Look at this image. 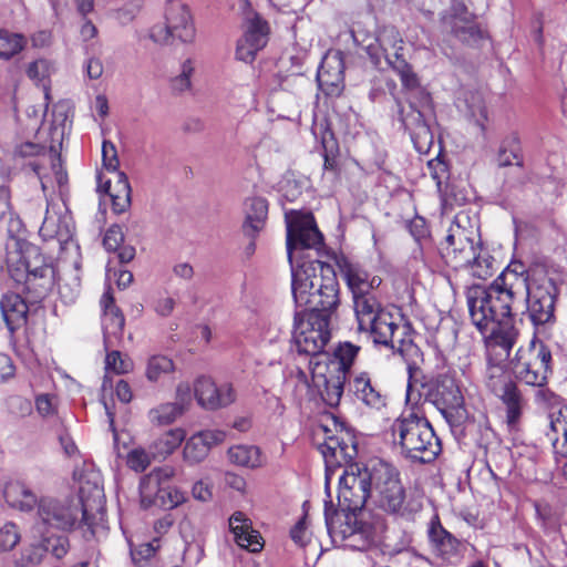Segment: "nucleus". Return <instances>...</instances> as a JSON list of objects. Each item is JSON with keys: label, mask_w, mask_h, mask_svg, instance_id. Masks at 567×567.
Instances as JSON below:
<instances>
[{"label": "nucleus", "mask_w": 567, "mask_h": 567, "mask_svg": "<svg viewBox=\"0 0 567 567\" xmlns=\"http://www.w3.org/2000/svg\"><path fill=\"white\" fill-rule=\"evenodd\" d=\"M558 288L543 271L526 275L523 265L508 266L489 285H473L466 290V302L472 323L481 333L491 332L489 348H502V357L516 342L514 312L526 302L528 318L534 326L555 321Z\"/></svg>", "instance_id": "nucleus-1"}, {"label": "nucleus", "mask_w": 567, "mask_h": 567, "mask_svg": "<svg viewBox=\"0 0 567 567\" xmlns=\"http://www.w3.org/2000/svg\"><path fill=\"white\" fill-rule=\"evenodd\" d=\"M79 496L52 498L38 502L33 535L43 536L50 529L71 530L82 524L92 527V516L103 508L104 493L101 475L86 471L79 477Z\"/></svg>", "instance_id": "nucleus-2"}, {"label": "nucleus", "mask_w": 567, "mask_h": 567, "mask_svg": "<svg viewBox=\"0 0 567 567\" xmlns=\"http://www.w3.org/2000/svg\"><path fill=\"white\" fill-rule=\"evenodd\" d=\"M326 463L327 481L334 470L344 467L339 477L338 502L339 514H355L372 496L374 485V465L371 468L352 463L358 454L357 441L352 434L340 431L326 437L320 445Z\"/></svg>", "instance_id": "nucleus-3"}, {"label": "nucleus", "mask_w": 567, "mask_h": 567, "mask_svg": "<svg viewBox=\"0 0 567 567\" xmlns=\"http://www.w3.org/2000/svg\"><path fill=\"white\" fill-rule=\"evenodd\" d=\"M292 296L303 312L328 315L339 305V285L333 268L320 260L303 261L292 268Z\"/></svg>", "instance_id": "nucleus-4"}, {"label": "nucleus", "mask_w": 567, "mask_h": 567, "mask_svg": "<svg viewBox=\"0 0 567 567\" xmlns=\"http://www.w3.org/2000/svg\"><path fill=\"white\" fill-rule=\"evenodd\" d=\"M6 249L10 277L24 285L32 301L45 298L56 284L53 265L47 261L37 246L16 237L8 239Z\"/></svg>", "instance_id": "nucleus-5"}, {"label": "nucleus", "mask_w": 567, "mask_h": 567, "mask_svg": "<svg viewBox=\"0 0 567 567\" xmlns=\"http://www.w3.org/2000/svg\"><path fill=\"white\" fill-rule=\"evenodd\" d=\"M393 443L401 455L417 463H430L441 453V442L430 422L413 412L402 414L392 425Z\"/></svg>", "instance_id": "nucleus-6"}, {"label": "nucleus", "mask_w": 567, "mask_h": 567, "mask_svg": "<svg viewBox=\"0 0 567 567\" xmlns=\"http://www.w3.org/2000/svg\"><path fill=\"white\" fill-rule=\"evenodd\" d=\"M358 330L365 332L375 344L395 348L402 343L405 327L399 326L394 317L386 311L375 292L352 298Z\"/></svg>", "instance_id": "nucleus-7"}, {"label": "nucleus", "mask_w": 567, "mask_h": 567, "mask_svg": "<svg viewBox=\"0 0 567 567\" xmlns=\"http://www.w3.org/2000/svg\"><path fill=\"white\" fill-rule=\"evenodd\" d=\"M403 39L394 27H384L379 31L374 43L367 45V53L377 68L382 69L384 63L400 76L402 85L411 90L419 86V79L403 58Z\"/></svg>", "instance_id": "nucleus-8"}, {"label": "nucleus", "mask_w": 567, "mask_h": 567, "mask_svg": "<svg viewBox=\"0 0 567 567\" xmlns=\"http://www.w3.org/2000/svg\"><path fill=\"white\" fill-rule=\"evenodd\" d=\"M13 157L34 172L45 195L50 188H53V183L60 188L68 183V174L53 144L50 145V151L45 152L44 146L38 143L23 142L14 147Z\"/></svg>", "instance_id": "nucleus-9"}, {"label": "nucleus", "mask_w": 567, "mask_h": 567, "mask_svg": "<svg viewBox=\"0 0 567 567\" xmlns=\"http://www.w3.org/2000/svg\"><path fill=\"white\" fill-rule=\"evenodd\" d=\"M150 39L159 45H172L175 41L190 44L195 41L196 29L190 10L182 0H167L164 22L150 29Z\"/></svg>", "instance_id": "nucleus-10"}, {"label": "nucleus", "mask_w": 567, "mask_h": 567, "mask_svg": "<svg viewBox=\"0 0 567 567\" xmlns=\"http://www.w3.org/2000/svg\"><path fill=\"white\" fill-rule=\"evenodd\" d=\"M326 525L333 542H340L353 550H369L379 543L377 529L369 523L358 520L355 514H329L324 511Z\"/></svg>", "instance_id": "nucleus-11"}, {"label": "nucleus", "mask_w": 567, "mask_h": 567, "mask_svg": "<svg viewBox=\"0 0 567 567\" xmlns=\"http://www.w3.org/2000/svg\"><path fill=\"white\" fill-rule=\"evenodd\" d=\"M330 317L320 312H299L295 316L292 341L301 354L317 357L323 353L330 338Z\"/></svg>", "instance_id": "nucleus-12"}, {"label": "nucleus", "mask_w": 567, "mask_h": 567, "mask_svg": "<svg viewBox=\"0 0 567 567\" xmlns=\"http://www.w3.org/2000/svg\"><path fill=\"white\" fill-rule=\"evenodd\" d=\"M551 353L543 342L532 341L528 347L519 348L512 362L517 380L532 386H544L550 371Z\"/></svg>", "instance_id": "nucleus-13"}, {"label": "nucleus", "mask_w": 567, "mask_h": 567, "mask_svg": "<svg viewBox=\"0 0 567 567\" xmlns=\"http://www.w3.org/2000/svg\"><path fill=\"white\" fill-rule=\"evenodd\" d=\"M372 497L377 506L391 514L403 515L404 488L393 467L385 463L374 465Z\"/></svg>", "instance_id": "nucleus-14"}, {"label": "nucleus", "mask_w": 567, "mask_h": 567, "mask_svg": "<svg viewBox=\"0 0 567 567\" xmlns=\"http://www.w3.org/2000/svg\"><path fill=\"white\" fill-rule=\"evenodd\" d=\"M102 161L103 166L115 174V183L111 184V181H106L102 184V176L99 175V190H104L112 200V208L116 214L124 213L131 204V186L126 175L123 172H118L120 161L117 157V151L115 145L110 141H103L102 144Z\"/></svg>", "instance_id": "nucleus-15"}, {"label": "nucleus", "mask_w": 567, "mask_h": 567, "mask_svg": "<svg viewBox=\"0 0 567 567\" xmlns=\"http://www.w3.org/2000/svg\"><path fill=\"white\" fill-rule=\"evenodd\" d=\"M270 27L257 12L249 11L244 19V34L237 42L236 58L245 63H252L257 53L268 43Z\"/></svg>", "instance_id": "nucleus-16"}, {"label": "nucleus", "mask_w": 567, "mask_h": 567, "mask_svg": "<svg viewBox=\"0 0 567 567\" xmlns=\"http://www.w3.org/2000/svg\"><path fill=\"white\" fill-rule=\"evenodd\" d=\"M441 22L444 32L465 44L474 45L483 38V32L475 22L474 16L461 1H453L450 9L442 16Z\"/></svg>", "instance_id": "nucleus-17"}, {"label": "nucleus", "mask_w": 567, "mask_h": 567, "mask_svg": "<svg viewBox=\"0 0 567 567\" xmlns=\"http://www.w3.org/2000/svg\"><path fill=\"white\" fill-rule=\"evenodd\" d=\"M39 542L31 543L21 554V565L23 567H35L51 559L59 560L64 557L69 549V539L64 535H47L37 536Z\"/></svg>", "instance_id": "nucleus-18"}, {"label": "nucleus", "mask_w": 567, "mask_h": 567, "mask_svg": "<svg viewBox=\"0 0 567 567\" xmlns=\"http://www.w3.org/2000/svg\"><path fill=\"white\" fill-rule=\"evenodd\" d=\"M471 231L466 230L458 221L452 223L442 247L446 262L455 268L467 266L475 258V250L480 246L474 245Z\"/></svg>", "instance_id": "nucleus-19"}, {"label": "nucleus", "mask_w": 567, "mask_h": 567, "mask_svg": "<svg viewBox=\"0 0 567 567\" xmlns=\"http://www.w3.org/2000/svg\"><path fill=\"white\" fill-rule=\"evenodd\" d=\"M312 383L329 406H337L343 393L346 374L337 364L317 361L311 370Z\"/></svg>", "instance_id": "nucleus-20"}, {"label": "nucleus", "mask_w": 567, "mask_h": 567, "mask_svg": "<svg viewBox=\"0 0 567 567\" xmlns=\"http://www.w3.org/2000/svg\"><path fill=\"white\" fill-rule=\"evenodd\" d=\"M322 241L323 237L311 216L297 217L288 223L287 252L290 261L292 260L295 249H319L322 246Z\"/></svg>", "instance_id": "nucleus-21"}, {"label": "nucleus", "mask_w": 567, "mask_h": 567, "mask_svg": "<svg viewBox=\"0 0 567 567\" xmlns=\"http://www.w3.org/2000/svg\"><path fill=\"white\" fill-rule=\"evenodd\" d=\"M344 63L340 52L327 54L317 73L319 89L328 96H339L344 89Z\"/></svg>", "instance_id": "nucleus-22"}, {"label": "nucleus", "mask_w": 567, "mask_h": 567, "mask_svg": "<svg viewBox=\"0 0 567 567\" xmlns=\"http://www.w3.org/2000/svg\"><path fill=\"white\" fill-rule=\"evenodd\" d=\"M175 476V468L164 465L152 470L141 477L140 498L144 508L156 506L163 491V485Z\"/></svg>", "instance_id": "nucleus-23"}, {"label": "nucleus", "mask_w": 567, "mask_h": 567, "mask_svg": "<svg viewBox=\"0 0 567 567\" xmlns=\"http://www.w3.org/2000/svg\"><path fill=\"white\" fill-rule=\"evenodd\" d=\"M226 434L220 430H205L192 435L183 450L184 461L189 464L200 463L206 458L210 449L225 441Z\"/></svg>", "instance_id": "nucleus-24"}, {"label": "nucleus", "mask_w": 567, "mask_h": 567, "mask_svg": "<svg viewBox=\"0 0 567 567\" xmlns=\"http://www.w3.org/2000/svg\"><path fill=\"white\" fill-rule=\"evenodd\" d=\"M101 306L103 308L104 348L109 350L115 346L114 339L117 340L122 337L125 319L121 310L114 305V298L109 290L103 293Z\"/></svg>", "instance_id": "nucleus-25"}, {"label": "nucleus", "mask_w": 567, "mask_h": 567, "mask_svg": "<svg viewBox=\"0 0 567 567\" xmlns=\"http://www.w3.org/2000/svg\"><path fill=\"white\" fill-rule=\"evenodd\" d=\"M429 539L434 554L443 560L452 561L461 556V542L447 532L437 518L430 524Z\"/></svg>", "instance_id": "nucleus-26"}, {"label": "nucleus", "mask_w": 567, "mask_h": 567, "mask_svg": "<svg viewBox=\"0 0 567 567\" xmlns=\"http://www.w3.org/2000/svg\"><path fill=\"white\" fill-rule=\"evenodd\" d=\"M350 391L358 401L371 409L380 410L385 406V394L367 372H361L352 379Z\"/></svg>", "instance_id": "nucleus-27"}, {"label": "nucleus", "mask_w": 567, "mask_h": 567, "mask_svg": "<svg viewBox=\"0 0 567 567\" xmlns=\"http://www.w3.org/2000/svg\"><path fill=\"white\" fill-rule=\"evenodd\" d=\"M341 275L352 292V298L375 292L382 282L379 276H371L360 266L350 262L341 266Z\"/></svg>", "instance_id": "nucleus-28"}, {"label": "nucleus", "mask_w": 567, "mask_h": 567, "mask_svg": "<svg viewBox=\"0 0 567 567\" xmlns=\"http://www.w3.org/2000/svg\"><path fill=\"white\" fill-rule=\"evenodd\" d=\"M435 403L443 414H449L463 406L464 398L455 379L449 374H441L435 388Z\"/></svg>", "instance_id": "nucleus-29"}, {"label": "nucleus", "mask_w": 567, "mask_h": 567, "mask_svg": "<svg viewBox=\"0 0 567 567\" xmlns=\"http://www.w3.org/2000/svg\"><path fill=\"white\" fill-rule=\"evenodd\" d=\"M546 436L557 457H567V405L549 413Z\"/></svg>", "instance_id": "nucleus-30"}, {"label": "nucleus", "mask_w": 567, "mask_h": 567, "mask_svg": "<svg viewBox=\"0 0 567 567\" xmlns=\"http://www.w3.org/2000/svg\"><path fill=\"white\" fill-rule=\"evenodd\" d=\"M229 527L235 536L236 543L251 553H258L264 547L262 537L259 532L250 528L248 519L243 513H235L229 518Z\"/></svg>", "instance_id": "nucleus-31"}, {"label": "nucleus", "mask_w": 567, "mask_h": 567, "mask_svg": "<svg viewBox=\"0 0 567 567\" xmlns=\"http://www.w3.org/2000/svg\"><path fill=\"white\" fill-rule=\"evenodd\" d=\"M0 310L11 332L19 329L27 321L28 306L19 295H4L0 301Z\"/></svg>", "instance_id": "nucleus-32"}, {"label": "nucleus", "mask_w": 567, "mask_h": 567, "mask_svg": "<svg viewBox=\"0 0 567 567\" xmlns=\"http://www.w3.org/2000/svg\"><path fill=\"white\" fill-rule=\"evenodd\" d=\"M47 199V210L40 227V235L45 239H56L59 243H66L72 237V228L68 217L56 216L50 212V203L48 194H44Z\"/></svg>", "instance_id": "nucleus-33"}, {"label": "nucleus", "mask_w": 567, "mask_h": 567, "mask_svg": "<svg viewBox=\"0 0 567 567\" xmlns=\"http://www.w3.org/2000/svg\"><path fill=\"white\" fill-rule=\"evenodd\" d=\"M246 219L243 225V231L246 237H256L264 228L267 214V200L261 197H252L247 199Z\"/></svg>", "instance_id": "nucleus-34"}, {"label": "nucleus", "mask_w": 567, "mask_h": 567, "mask_svg": "<svg viewBox=\"0 0 567 567\" xmlns=\"http://www.w3.org/2000/svg\"><path fill=\"white\" fill-rule=\"evenodd\" d=\"M400 120L405 127L410 132L411 138L415 144L421 141L424 143H431L432 134L430 132L429 126L425 124L423 118V114L413 107V105H409V111L405 113L404 109H400Z\"/></svg>", "instance_id": "nucleus-35"}, {"label": "nucleus", "mask_w": 567, "mask_h": 567, "mask_svg": "<svg viewBox=\"0 0 567 567\" xmlns=\"http://www.w3.org/2000/svg\"><path fill=\"white\" fill-rule=\"evenodd\" d=\"M3 496L8 505L20 511H30L37 504V496L22 482H10L3 489Z\"/></svg>", "instance_id": "nucleus-36"}, {"label": "nucleus", "mask_w": 567, "mask_h": 567, "mask_svg": "<svg viewBox=\"0 0 567 567\" xmlns=\"http://www.w3.org/2000/svg\"><path fill=\"white\" fill-rule=\"evenodd\" d=\"M505 405L506 423L515 429L522 417L526 402L516 384L497 396Z\"/></svg>", "instance_id": "nucleus-37"}, {"label": "nucleus", "mask_w": 567, "mask_h": 567, "mask_svg": "<svg viewBox=\"0 0 567 567\" xmlns=\"http://www.w3.org/2000/svg\"><path fill=\"white\" fill-rule=\"evenodd\" d=\"M185 436L186 433L181 427L169 430L162 434L150 446L153 458H166L182 444Z\"/></svg>", "instance_id": "nucleus-38"}, {"label": "nucleus", "mask_w": 567, "mask_h": 567, "mask_svg": "<svg viewBox=\"0 0 567 567\" xmlns=\"http://www.w3.org/2000/svg\"><path fill=\"white\" fill-rule=\"evenodd\" d=\"M461 110L465 115L473 121L477 126L484 128V123L487 118V112L484 103L483 95L480 92H466L463 100Z\"/></svg>", "instance_id": "nucleus-39"}, {"label": "nucleus", "mask_w": 567, "mask_h": 567, "mask_svg": "<svg viewBox=\"0 0 567 567\" xmlns=\"http://www.w3.org/2000/svg\"><path fill=\"white\" fill-rule=\"evenodd\" d=\"M227 454L229 461L238 466L255 468L261 465L260 451L254 445H235Z\"/></svg>", "instance_id": "nucleus-40"}, {"label": "nucleus", "mask_w": 567, "mask_h": 567, "mask_svg": "<svg viewBox=\"0 0 567 567\" xmlns=\"http://www.w3.org/2000/svg\"><path fill=\"white\" fill-rule=\"evenodd\" d=\"M195 396L198 403L208 410H216L217 401V385L210 378L200 377L196 380L195 386Z\"/></svg>", "instance_id": "nucleus-41"}, {"label": "nucleus", "mask_w": 567, "mask_h": 567, "mask_svg": "<svg viewBox=\"0 0 567 567\" xmlns=\"http://www.w3.org/2000/svg\"><path fill=\"white\" fill-rule=\"evenodd\" d=\"M184 413L183 406L177 403H163L150 410L148 419L152 424L162 426L173 423Z\"/></svg>", "instance_id": "nucleus-42"}, {"label": "nucleus", "mask_w": 567, "mask_h": 567, "mask_svg": "<svg viewBox=\"0 0 567 567\" xmlns=\"http://www.w3.org/2000/svg\"><path fill=\"white\" fill-rule=\"evenodd\" d=\"M482 336L486 339V348L488 352L486 379L497 377L498 374H506L507 371L505 361L508 358L509 353H507L506 357H502L501 346H497L494 349L489 348V341L492 338L489 331H486V333H482ZM508 352H511V349L508 350Z\"/></svg>", "instance_id": "nucleus-43"}, {"label": "nucleus", "mask_w": 567, "mask_h": 567, "mask_svg": "<svg viewBox=\"0 0 567 567\" xmlns=\"http://www.w3.org/2000/svg\"><path fill=\"white\" fill-rule=\"evenodd\" d=\"M174 370L175 365L172 359L166 355H153L148 359L145 374L148 381L156 382Z\"/></svg>", "instance_id": "nucleus-44"}, {"label": "nucleus", "mask_w": 567, "mask_h": 567, "mask_svg": "<svg viewBox=\"0 0 567 567\" xmlns=\"http://www.w3.org/2000/svg\"><path fill=\"white\" fill-rule=\"evenodd\" d=\"M25 43L27 40L22 34L0 30V58L6 60L12 58L24 48Z\"/></svg>", "instance_id": "nucleus-45"}, {"label": "nucleus", "mask_w": 567, "mask_h": 567, "mask_svg": "<svg viewBox=\"0 0 567 567\" xmlns=\"http://www.w3.org/2000/svg\"><path fill=\"white\" fill-rule=\"evenodd\" d=\"M466 267L472 269L475 277L486 279L493 275L494 259L482 247L475 250V258Z\"/></svg>", "instance_id": "nucleus-46"}, {"label": "nucleus", "mask_w": 567, "mask_h": 567, "mask_svg": "<svg viewBox=\"0 0 567 567\" xmlns=\"http://www.w3.org/2000/svg\"><path fill=\"white\" fill-rule=\"evenodd\" d=\"M6 412L14 419H24L33 411L32 402L18 394H12L4 400Z\"/></svg>", "instance_id": "nucleus-47"}, {"label": "nucleus", "mask_w": 567, "mask_h": 567, "mask_svg": "<svg viewBox=\"0 0 567 567\" xmlns=\"http://www.w3.org/2000/svg\"><path fill=\"white\" fill-rule=\"evenodd\" d=\"M21 542V532L17 524L7 522L0 527V553H8Z\"/></svg>", "instance_id": "nucleus-48"}, {"label": "nucleus", "mask_w": 567, "mask_h": 567, "mask_svg": "<svg viewBox=\"0 0 567 567\" xmlns=\"http://www.w3.org/2000/svg\"><path fill=\"white\" fill-rule=\"evenodd\" d=\"M195 72V61L190 58L181 64L179 74L172 79V89L177 93H183L192 87V76Z\"/></svg>", "instance_id": "nucleus-49"}, {"label": "nucleus", "mask_w": 567, "mask_h": 567, "mask_svg": "<svg viewBox=\"0 0 567 567\" xmlns=\"http://www.w3.org/2000/svg\"><path fill=\"white\" fill-rule=\"evenodd\" d=\"M360 348L350 342H346L340 344L336 351V357L338 359L337 362H331L330 364H337L340 371H346L351 367L353 360L355 359Z\"/></svg>", "instance_id": "nucleus-50"}, {"label": "nucleus", "mask_w": 567, "mask_h": 567, "mask_svg": "<svg viewBox=\"0 0 567 567\" xmlns=\"http://www.w3.org/2000/svg\"><path fill=\"white\" fill-rule=\"evenodd\" d=\"M34 405L41 417H52L58 413V398L53 394H38L34 400Z\"/></svg>", "instance_id": "nucleus-51"}, {"label": "nucleus", "mask_w": 567, "mask_h": 567, "mask_svg": "<svg viewBox=\"0 0 567 567\" xmlns=\"http://www.w3.org/2000/svg\"><path fill=\"white\" fill-rule=\"evenodd\" d=\"M52 64L45 59H39L29 64L27 74L37 84L45 86V80L50 76Z\"/></svg>", "instance_id": "nucleus-52"}, {"label": "nucleus", "mask_w": 567, "mask_h": 567, "mask_svg": "<svg viewBox=\"0 0 567 567\" xmlns=\"http://www.w3.org/2000/svg\"><path fill=\"white\" fill-rule=\"evenodd\" d=\"M152 460L154 458L151 451L146 452L144 449L137 447L128 452L126 463L131 470L143 472L150 466Z\"/></svg>", "instance_id": "nucleus-53"}, {"label": "nucleus", "mask_w": 567, "mask_h": 567, "mask_svg": "<svg viewBox=\"0 0 567 567\" xmlns=\"http://www.w3.org/2000/svg\"><path fill=\"white\" fill-rule=\"evenodd\" d=\"M105 369L116 374L127 373L132 369L131 360L123 358L117 350H106Z\"/></svg>", "instance_id": "nucleus-54"}, {"label": "nucleus", "mask_w": 567, "mask_h": 567, "mask_svg": "<svg viewBox=\"0 0 567 567\" xmlns=\"http://www.w3.org/2000/svg\"><path fill=\"white\" fill-rule=\"evenodd\" d=\"M186 501L185 494L176 487H163L159 499L156 504L157 507L172 509L183 504Z\"/></svg>", "instance_id": "nucleus-55"}, {"label": "nucleus", "mask_w": 567, "mask_h": 567, "mask_svg": "<svg viewBox=\"0 0 567 567\" xmlns=\"http://www.w3.org/2000/svg\"><path fill=\"white\" fill-rule=\"evenodd\" d=\"M142 8V1L141 0H132L126 3H124L117 11H116V19L122 24H127L131 21L134 20L136 14L140 12Z\"/></svg>", "instance_id": "nucleus-56"}, {"label": "nucleus", "mask_w": 567, "mask_h": 567, "mask_svg": "<svg viewBox=\"0 0 567 567\" xmlns=\"http://www.w3.org/2000/svg\"><path fill=\"white\" fill-rule=\"evenodd\" d=\"M124 240L122 228L117 225L110 227L103 238V245L106 250H117Z\"/></svg>", "instance_id": "nucleus-57"}, {"label": "nucleus", "mask_w": 567, "mask_h": 567, "mask_svg": "<svg viewBox=\"0 0 567 567\" xmlns=\"http://www.w3.org/2000/svg\"><path fill=\"white\" fill-rule=\"evenodd\" d=\"M486 385L496 396H498L499 394L514 386L515 383L511 380L509 374L506 373L486 379Z\"/></svg>", "instance_id": "nucleus-58"}, {"label": "nucleus", "mask_w": 567, "mask_h": 567, "mask_svg": "<svg viewBox=\"0 0 567 567\" xmlns=\"http://www.w3.org/2000/svg\"><path fill=\"white\" fill-rule=\"evenodd\" d=\"M217 401L216 409L231 404L236 399V393L231 383L224 382L217 385Z\"/></svg>", "instance_id": "nucleus-59"}, {"label": "nucleus", "mask_w": 567, "mask_h": 567, "mask_svg": "<svg viewBox=\"0 0 567 567\" xmlns=\"http://www.w3.org/2000/svg\"><path fill=\"white\" fill-rule=\"evenodd\" d=\"M292 540L299 545L305 546L309 542V533L306 526V518L300 519L290 532Z\"/></svg>", "instance_id": "nucleus-60"}, {"label": "nucleus", "mask_w": 567, "mask_h": 567, "mask_svg": "<svg viewBox=\"0 0 567 567\" xmlns=\"http://www.w3.org/2000/svg\"><path fill=\"white\" fill-rule=\"evenodd\" d=\"M16 374V367L11 358L0 352V383L8 381Z\"/></svg>", "instance_id": "nucleus-61"}, {"label": "nucleus", "mask_w": 567, "mask_h": 567, "mask_svg": "<svg viewBox=\"0 0 567 567\" xmlns=\"http://www.w3.org/2000/svg\"><path fill=\"white\" fill-rule=\"evenodd\" d=\"M192 399V388L189 383L182 382L176 388V402L177 404H181L183 406V411L185 410V406L190 402Z\"/></svg>", "instance_id": "nucleus-62"}, {"label": "nucleus", "mask_w": 567, "mask_h": 567, "mask_svg": "<svg viewBox=\"0 0 567 567\" xmlns=\"http://www.w3.org/2000/svg\"><path fill=\"white\" fill-rule=\"evenodd\" d=\"M79 287L80 284L76 281L73 287H69L68 285H60L58 286L59 295L61 299L69 303L73 302L75 298L79 295Z\"/></svg>", "instance_id": "nucleus-63"}, {"label": "nucleus", "mask_w": 567, "mask_h": 567, "mask_svg": "<svg viewBox=\"0 0 567 567\" xmlns=\"http://www.w3.org/2000/svg\"><path fill=\"white\" fill-rule=\"evenodd\" d=\"M86 74L92 80H97L103 74V63L100 59L91 58L86 62Z\"/></svg>", "instance_id": "nucleus-64"}]
</instances>
